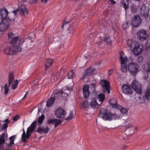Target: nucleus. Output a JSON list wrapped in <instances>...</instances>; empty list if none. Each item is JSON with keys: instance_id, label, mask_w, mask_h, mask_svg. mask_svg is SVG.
<instances>
[{"instance_id": "338daca9", "label": "nucleus", "mask_w": 150, "mask_h": 150, "mask_svg": "<svg viewBox=\"0 0 150 150\" xmlns=\"http://www.w3.org/2000/svg\"><path fill=\"white\" fill-rule=\"evenodd\" d=\"M38 111L39 112L40 111V108H39L38 109Z\"/></svg>"}, {"instance_id": "473e14b6", "label": "nucleus", "mask_w": 150, "mask_h": 150, "mask_svg": "<svg viewBox=\"0 0 150 150\" xmlns=\"http://www.w3.org/2000/svg\"><path fill=\"white\" fill-rule=\"evenodd\" d=\"M98 97L99 101L100 102V105H101L104 100L105 98V95L103 93H100L98 95Z\"/></svg>"}, {"instance_id": "6e6552de", "label": "nucleus", "mask_w": 150, "mask_h": 150, "mask_svg": "<svg viewBox=\"0 0 150 150\" xmlns=\"http://www.w3.org/2000/svg\"><path fill=\"white\" fill-rule=\"evenodd\" d=\"M8 14V12L5 8L0 9V17L1 21L6 22Z\"/></svg>"}, {"instance_id": "680f3d73", "label": "nucleus", "mask_w": 150, "mask_h": 150, "mask_svg": "<svg viewBox=\"0 0 150 150\" xmlns=\"http://www.w3.org/2000/svg\"><path fill=\"white\" fill-rule=\"evenodd\" d=\"M70 0L71 1H74V2H76V1H77L79 0Z\"/></svg>"}, {"instance_id": "f3484780", "label": "nucleus", "mask_w": 150, "mask_h": 150, "mask_svg": "<svg viewBox=\"0 0 150 150\" xmlns=\"http://www.w3.org/2000/svg\"><path fill=\"white\" fill-rule=\"evenodd\" d=\"M95 71L94 69L91 67H90L86 69L85 71L83 76L82 77V79H84L91 75L93 74Z\"/></svg>"}, {"instance_id": "7ed1b4c3", "label": "nucleus", "mask_w": 150, "mask_h": 150, "mask_svg": "<svg viewBox=\"0 0 150 150\" xmlns=\"http://www.w3.org/2000/svg\"><path fill=\"white\" fill-rule=\"evenodd\" d=\"M115 115V114H112L110 112H108V110L105 108L101 109L98 115L99 117L105 120L109 121L112 120Z\"/></svg>"}, {"instance_id": "a211bd4d", "label": "nucleus", "mask_w": 150, "mask_h": 150, "mask_svg": "<svg viewBox=\"0 0 150 150\" xmlns=\"http://www.w3.org/2000/svg\"><path fill=\"white\" fill-rule=\"evenodd\" d=\"M10 25L9 23L8 22L1 21L0 23V32H3L7 30Z\"/></svg>"}, {"instance_id": "cd10ccee", "label": "nucleus", "mask_w": 150, "mask_h": 150, "mask_svg": "<svg viewBox=\"0 0 150 150\" xmlns=\"http://www.w3.org/2000/svg\"><path fill=\"white\" fill-rule=\"evenodd\" d=\"M120 57L121 59V62L124 63L126 62L127 61V57L123 52H121L120 54Z\"/></svg>"}, {"instance_id": "774afa93", "label": "nucleus", "mask_w": 150, "mask_h": 150, "mask_svg": "<svg viewBox=\"0 0 150 150\" xmlns=\"http://www.w3.org/2000/svg\"><path fill=\"white\" fill-rule=\"evenodd\" d=\"M123 148H124V149L125 148V146H124V147H123Z\"/></svg>"}, {"instance_id": "412c9836", "label": "nucleus", "mask_w": 150, "mask_h": 150, "mask_svg": "<svg viewBox=\"0 0 150 150\" xmlns=\"http://www.w3.org/2000/svg\"><path fill=\"white\" fill-rule=\"evenodd\" d=\"M49 129L50 128L48 126L43 127H38L37 132L40 134H42V133L47 134L48 132Z\"/></svg>"}, {"instance_id": "bb28decb", "label": "nucleus", "mask_w": 150, "mask_h": 150, "mask_svg": "<svg viewBox=\"0 0 150 150\" xmlns=\"http://www.w3.org/2000/svg\"><path fill=\"white\" fill-rule=\"evenodd\" d=\"M129 0H121V3L122 4V5L125 8V11H126V9L128 7L129 1Z\"/></svg>"}, {"instance_id": "0eeeda50", "label": "nucleus", "mask_w": 150, "mask_h": 150, "mask_svg": "<svg viewBox=\"0 0 150 150\" xmlns=\"http://www.w3.org/2000/svg\"><path fill=\"white\" fill-rule=\"evenodd\" d=\"M131 86L133 89L137 93L141 94L142 93L141 89V85L137 81L135 80L133 81L132 83Z\"/></svg>"}, {"instance_id": "864d4df0", "label": "nucleus", "mask_w": 150, "mask_h": 150, "mask_svg": "<svg viewBox=\"0 0 150 150\" xmlns=\"http://www.w3.org/2000/svg\"><path fill=\"white\" fill-rule=\"evenodd\" d=\"M109 0L110 1L111 4H115L116 3L115 1L113 0Z\"/></svg>"}, {"instance_id": "c85d7f7f", "label": "nucleus", "mask_w": 150, "mask_h": 150, "mask_svg": "<svg viewBox=\"0 0 150 150\" xmlns=\"http://www.w3.org/2000/svg\"><path fill=\"white\" fill-rule=\"evenodd\" d=\"M14 81V74L13 73H10L9 75L8 84L10 85Z\"/></svg>"}, {"instance_id": "9b49d317", "label": "nucleus", "mask_w": 150, "mask_h": 150, "mask_svg": "<svg viewBox=\"0 0 150 150\" xmlns=\"http://www.w3.org/2000/svg\"><path fill=\"white\" fill-rule=\"evenodd\" d=\"M66 114L65 110L62 108H58L55 111V114L56 116L58 118H63Z\"/></svg>"}, {"instance_id": "a878e982", "label": "nucleus", "mask_w": 150, "mask_h": 150, "mask_svg": "<svg viewBox=\"0 0 150 150\" xmlns=\"http://www.w3.org/2000/svg\"><path fill=\"white\" fill-rule=\"evenodd\" d=\"M55 100L54 97H52L49 100H48L47 102L46 106L47 107H50L54 103Z\"/></svg>"}, {"instance_id": "5701e85b", "label": "nucleus", "mask_w": 150, "mask_h": 150, "mask_svg": "<svg viewBox=\"0 0 150 150\" xmlns=\"http://www.w3.org/2000/svg\"><path fill=\"white\" fill-rule=\"evenodd\" d=\"M90 105L91 107L94 109H97L99 108L100 105L97 103L95 99L92 100L91 102Z\"/></svg>"}, {"instance_id": "ea45409f", "label": "nucleus", "mask_w": 150, "mask_h": 150, "mask_svg": "<svg viewBox=\"0 0 150 150\" xmlns=\"http://www.w3.org/2000/svg\"><path fill=\"white\" fill-rule=\"evenodd\" d=\"M144 69L146 72L150 71V62L144 65Z\"/></svg>"}, {"instance_id": "de8ad7c7", "label": "nucleus", "mask_w": 150, "mask_h": 150, "mask_svg": "<svg viewBox=\"0 0 150 150\" xmlns=\"http://www.w3.org/2000/svg\"><path fill=\"white\" fill-rule=\"evenodd\" d=\"M145 49L147 51H150V44L146 43V45Z\"/></svg>"}, {"instance_id": "c756f323", "label": "nucleus", "mask_w": 150, "mask_h": 150, "mask_svg": "<svg viewBox=\"0 0 150 150\" xmlns=\"http://www.w3.org/2000/svg\"><path fill=\"white\" fill-rule=\"evenodd\" d=\"M5 133H3L0 136V146L4 144L5 142Z\"/></svg>"}, {"instance_id": "4468645a", "label": "nucleus", "mask_w": 150, "mask_h": 150, "mask_svg": "<svg viewBox=\"0 0 150 150\" xmlns=\"http://www.w3.org/2000/svg\"><path fill=\"white\" fill-rule=\"evenodd\" d=\"M18 12V10H16L13 11V13H9L7 17L6 22L9 23L11 21H13L15 19V16L16 15Z\"/></svg>"}, {"instance_id": "603ef678", "label": "nucleus", "mask_w": 150, "mask_h": 150, "mask_svg": "<svg viewBox=\"0 0 150 150\" xmlns=\"http://www.w3.org/2000/svg\"><path fill=\"white\" fill-rule=\"evenodd\" d=\"M113 72V70L110 69L108 71V73L109 76H110L112 74Z\"/></svg>"}, {"instance_id": "72a5a7b5", "label": "nucleus", "mask_w": 150, "mask_h": 150, "mask_svg": "<svg viewBox=\"0 0 150 150\" xmlns=\"http://www.w3.org/2000/svg\"><path fill=\"white\" fill-rule=\"evenodd\" d=\"M121 64V70L122 72H125L127 70V66L126 65V62L122 63L120 62Z\"/></svg>"}, {"instance_id": "2f4dec72", "label": "nucleus", "mask_w": 150, "mask_h": 150, "mask_svg": "<svg viewBox=\"0 0 150 150\" xmlns=\"http://www.w3.org/2000/svg\"><path fill=\"white\" fill-rule=\"evenodd\" d=\"M18 37L17 36L12 38L10 41V43L13 47L14 45H15V46H19L18 45H15V44L18 42Z\"/></svg>"}, {"instance_id": "49530a36", "label": "nucleus", "mask_w": 150, "mask_h": 150, "mask_svg": "<svg viewBox=\"0 0 150 150\" xmlns=\"http://www.w3.org/2000/svg\"><path fill=\"white\" fill-rule=\"evenodd\" d=\"M14 35L12 32H9L8 34V38L12 39L14 37Z\"/></svg>"}, {"instance_id": "e2e57ef3", "label": "nucleus", "mask_w": 150, "mask_h": 150, "mask_svg": "<svg viewBox=\"0 0 150 150\" xmlns=\"http://www.w3.org/2000/svg\"><path fill=\"white\" fill-rule=\"evenodd\" d=\"M38 79H36L35 80V81H37V82H38L39 81H38Z\"/></svg>"}, {"instance_id": "69168bd1", "label": "nucleus", "mask_w": 150, "mask_h": 150, "mask_svg": "<svg viewBox=\"0 0 150 150\" xmlns=\"http://www.w3.org/2000/svg\"><path fill=\"white\" fill-rule=\"evenodd\" d=\"M10 150L8 149H3L2 150Z\"/></svg>"}, {"instance_id": "6e6d98bb", "label": "nucleus", "mask_w": 150, "mask_h": 150, "mask_svg": "<svg viewBox=\"0 0 150 150\" xmlns=\"http://www.w3.org/2000/svg\"><path fill=\"white\" fill-rule=\"evenodd\" d=\"M28 91H27L26 92V93H25L24 96V97H23V98H22V99L23 100L25 98V97L26 96L27 94H28Z\"/></svg>"}, {"instance_id": "2eb2a0df", "label": "nucleus", "mask_w": 150, "mask_h": 150, "mask_svg": "<svg viewBox=\"0 0 150 150\" xmlns=\"http://www.w3.org/2000/svg\"><path fill=\"white\" fill-rule=\"evenodd\" d=\"M123 91L126 93L131 94L133 92V89L129 85H123L122 87Z\"/></svg>"}, {"instance_id": "09e8293b", "label": "nucleus", "mask_w": 150, "mask_h": 150, "mask_svg": "<svg viewBox=\"0 0 150 150\" xmlns=\"http://www.w3.org/2000/svg\"><path fill=\"white\" fill-rule=\"evenodd\" d=\"M54 119H51L48 120V124H49L50 125L51 124L54 125Z\"/></svg>"}, {"instance_id": "58836bf2", "label": "nucleus", "mask_w": 150, "mask_h": 150, "mask_svg": "<svg viewBox=\"0 0 150 150\" xmlns=\"http://www.w3.org/2000/svg\"><path fill=\"white\" fill-rule=\"evenodd\" d=\"M104 41L107 43V44L110 45H111L112 42L110 38L109 37H106L104 38Z\"/></svg>"}, {"instance_id": "39448f33", "label": "nucleus", "mask_w": 150, "mask_h": 150, "mask_svg": "<svg viewBox=\"0 0 150 150\" xmlns=\"http://www.w3.org/2000/svg\"><path fill=\"white\" fill-rule=\"evenodd\" d=\"M138 65L136 63H131L128 65V69L130 74L132 76L136 75L138 71Z\"/></svg>"}, {"instance_id": "f704fd0d", "label": "nucleus", "mask_w": 150, "mask_h": 150, "mask_svg": "<svg viewBox=\"0 0 150 150\" xmlns=\"http://www.w3.org/2000/svg\"><path fill=\"white\" fill-rule=\"evenodd\" d=\"M62 121L61 120L58 119H54V127L56 128L59 125L62 123Z\"/></svg>"}, {"instance_id": "20e7f679", "label": "nucleus", "mask_w": 150, "mask_h": 150, "mask_svg": "<svg viewBox=\"0 0 150 150\" xmlns=\"http://www.w3.org/2000/svg\"><path fill=\"white\" fill-rule=\"evenodd\" d=\"M21 51V48L19 46H12L11 47H8L5 49L4 53L7 55H11L17 53Z\"/></svg>"}, {"instance_id": "8fccbe9b", "label": "nucleus", "mask_w": 150, "mask_h": 150, "mask_svg": "<svg viewBox=\"0 0 150 150\" xmlns=\"http://www.w3.org/2000/svg\"><path fill=\"white\" fill-rule=\"evenodd\" d=\"M8 123H5V124H4L3 125V126H2V129L3 130H4V129H6L8 127Z\"/></svg>"}, {"instance_id": "dca6fc26", "label": "nucleus", "mask_w": 150, "mask_h": 150, "mask_svg": "<svg viewBox=\"0 0 150 150\" xmlns=\"http://www.w3.org/2000/svg\"><path fill=\"white\" fill-rule=\"evenodd\" d=\"M83 91L84 98H88L90 93L89 90V86L88 85H86L83 86Z\"/></svg>"}, {"instance_id": "6ab92c4d", "label": "nucleus", "mask_w": 150, "mask_h": 150, "mask_svg": "<svg viewBox=\"0 0 150 150\" xmlns=\"http://www.w3.org/2000/svg\"><path fill=\"white\" fill-rule=\"evenodd\" d=\"M141 13V14L143 15H148L149 12V8L146 6L145 4H143L140 8Z\"/></svg>"}, {"instance_id": "4c0bfd02", "label": "nucleus", "mask_w": 150, "mask_h": 150, "mask_svg": "<svg viewBox=\"0 0 150 150\" xmlns=\"http://www.w3.org/2000/svg\"><path fill=\"white\" fill-rule=\"evenodd\" d=\"M45 118V115L43 114L41 116L39 117L38 121L39 124H41L42 123Z\"/></svg>"}, {"instance_id": "f257e3e1", "label": "nucleus", "mask_w": 150, "mask_h": 150, "mask_svg": "<svg viewBox=\"0 0 150 150\" xmlns=\"http://www.w3.org/2000/svg\"><path fill=\"white\" fill-rule=\"evenodd\" d=\"M127 44L132 51L135 56H138L141 54L143 50V49L140 48L138 43L135 40H127Z\"/></svg>"}, {"instance_id": "3c124183", "label": "nucleus", "mask_w": 150, "mask_h": 150, "mask_svg": "<svg viewBox=\"0 0 150 150\" xmlns=\"http://www.w3.org/2000/svg\"><path fill=\"white\" fill-rule=\"evenodd\" d=\"M19 118V116L18 115H16L14 116L13 117V120L14 121H16Z\"/></svg>"}, {"instance_id": "0e129e2a", "label": "nucleus", "mask_w": 150, "mask_h": 150, "mask_svg": "<svg viewBox=\"0 0 150 150\" xmlns=\"http://www.w3.org/2000/svg\"><path fill=\"white\" fill-rule=\"evenodd\" d=\"M20 41L19 40V42H18V45H20Z\"/></svg>"}, {"instance_id": "052dcab7", "label": "nucleus", "mask_w": 150, "mask_h": 150, "mask_svg": "<svg viewBox=\"0 0 150 150\" xmlns=\"http://www.w3.org/2000/svg\"><path fill=\"white\" fill-rule=\"evenodd\" d=\"M28 1V0H22V2H25L26 1Z\"/></svg>"}, {"instance_id": "bf43d9fd", "label": "nucleus", "mask_w": 150, "mask_h": 150, "mask_svg": "<svg viewBox=\"0 0 150 150\" xmlns=\"http://www.w3.org/2000/svg\"><path fill=\"white\" fill-rule=\"evenodd\" d=\"M67 23V22H66L64 21V23H63V26H62V28H63L64 26Z\"/></svg>"}, {"instance_id": "4be33fe9", "label": "nucleus", "mask_w": 150, "mask_h": 150, "mask_svg": "<svg viewBox=\"0 0 150 150\" xmlns=\"http://www.w3.org/2000/svg\"><path fill=\"white\" fill-rule=\"evenodd\" d=\"M57 96L59 97H62L63 98L66 97L68 96V94L67 93L64 92L63 91H60L56 93L54 95V97L56 98Z\"/></svg>"}, {"instance_id": "a19ab883", "label": "nucleus", "mask_w": 150, "mask_h": 150, "mask_svg": "<svg viewBox=\"0 0 150 150\" xmlns=\"http://www.w3.org/2000/svg\"><path fill=\"white\" fill-rule=\"evenodd\" d=\"M74 111H71L69 116L66 118V120H71L73 119L74 117Z\"/></svg>"}, {"instance_id": "f8f14e48", "label": "nucleus", "mask_w": 150, "mask_h": 150, "mask_svg": "<svg viewBox=\"0 0 150 150\" xmlns=\"http://www.w3.org/2000/svg\"><path fill=\"white\" fill-rule=\"evenodd\" d=\"M16 10H18V12L19 11L20 14L21 15L25 16L28 14V10L24 5H19L18 8Z\"/></svg>"}, {"instance_id": "aec40b11", "label": "nucleus", "mask_w": 150, "mask_h": 150, "mask_svg": "<svg viewBox=\"0 0 150 150\" xmlns=\"http://www.w3.org/2000/svg\"><path fill=\"white\" fill-rule=\"evenodd\" d=\"M53 62V60L52 59H49L46 60L45 64V73L47 74L48 73L49 71H47L48 69L51 66L52 63Z\"/></svg>"}, {"instance_id": "b1692460", "label": "nucleus", "mask_w": 150, "mask_h": 150, "mask_svg": "<svg viewBox=\"0 0 150 150\" xmlns=\"http://www.w3.org/2000/svg\"><path fill=\"white\" fill-rule=\"evenodd\" d=\"M145 98L148 101H149L150 100V86L146 89L145 93Z\"/></svg>"}, {"instance_id": "7c9ffc66", "label": "nucleus", "mask_w": 150, "mask_h": 150, "mask_svg": "<svg viewBox=\"0 0 150 150\" xmlns=\"http://www.w3.org/2000/svg\"><path fill=\"white\" fill-rule=\"evenodd\" d=\"M15 135H13L9 137V139L10 140V142L8 144V147H10L14 144V141L15 139Z\"/></svg>"}, {"instance_id": "423d86ee", "label": "nucleus", "mask_w": 150, "mask_h": 150, "mask_svg": "<svg viewBox=\"0 0 150 150\" xmlns=\"http://www.w3.org/2000/svg\"><path fill=\"white\" fill-rule=\"evenodd\" d=\"M100 84L103 88V92H107L108 94H109L110 92L109 82L106 80L103 79L101 81Z\"/></svg>"}, {"instance_id": "ddd939ff", "label": "nucleus", "mask_w": 150, "mask_h": 150, "mask_svg": "<svg viewBox=\"0 0 150 150\" xmlns=\"http://www.w3.org/2000/svg\"><path fill=\"white\" fill-rule=\"evenodd\" d=\"M110 105L113 108L118 109L123 114H126L127 113V110L125 108H123L122 106L118 105L117 101L115 104L111 103Z\"/></svg>"}, {"instance_id": "1a4fd4ad", "label": "nucleus", "mask_w": 150, "mask_h": 150, "mask_svg": "<svg viewBox=\"0 0 150 150\" xmlns=\"http://www.w3.org/2000/svg\"><path fill=\"white\" fill-rule=\"evenodd\" d=\"M141 22V18L139 15H136L132 18L131 24L133 26L137 27L140 25Z\"/></svg>"}, {"instance_id": "13d9d810", "label": "nucleus", "mask_w": 150, "mask_h": 150, "mask_svg": "<svg viewBox=\"0 0 150 150\" xmlns=\"http://www.w3.org/2000/svg\"><path fill=\"white\" fill-rule=\"evenodd\" d=\"M47 0H41V1L43 3H45L47 2Z\"/></svg>"}, {"instance_id": "393cba45", "label": "nucleus", "mask_w": 150, "mask_h": 150, "mask_svg": "<svg viewBox=\"0 0 150 150\" xmlns=\"http://www.w3.org/2000/svg\"><path fill=\"white\" fill-rule=\"evenodd\" d=\"M89 104L87 100L83 101L80 104V108L81 109H84L88 108Z\"/></svg>"}, {"instance_id": "5fc2aeb1", "label": "nucleus", "mask_w": 150, "mask_h": 150, "mask_svg": "<svg viewBox=\"0 0 150 150\" xmlns=\"http://www.w3.org/2000/svg\"><path fill=\"white\" fill-rule=\"evenodd\" d=\"M4 122H6V123L9 124V121L8 119H7L4 121Z\"/></svg>"}, {"instance_id": "4d7b16f0", "label": "nucleus", "mask_w": 150, "mask_h": 150, "mask_svg": "<svg viewBox=\"0 0 150 150\" xmlns=\"http://www.w3.org/2000/svg\"><path fill=\"white\" fill-rule=\"evenodd\" d=\"M91 86L93 87L94 88H95L96 87V84H94V83H92L91 84Z\"/></svg>"}, {"instance_id": "c9c22d12", "label": "nucleus", "mask_w": 150, "mask_h": 150, "mask_svg": "<svg viewBox=\"0 0 150 150\" xmlns=\"http://www.w3.org/2000/svg\"><path fill=\"white\" fill-rule=\"evenodd\" d=\"M130 24L129 22L128 21L125 22L122 25V26L123 29H128Z\"/></svg>"}, {"instance_id": "37998d69", "label": "nucleus", "mask_w": 150, "mask_h": 150, "mask_svg": "<svg viewBox=\"0 0 150 150\" xmlns=\"http://www.w3.org/2000/svg\"><path fill=\"white\" fill-rule=\"evenodd\" d=\"M18 84V81L17 80H16L12 85V88L13 89H15L17 87Z\"/></svg>"}, {"instance_id": "9d476101", "label": "nucleus", "mask_w": 150, "mask_h": 150, "mask_svg": "<svg viewBox=\"0 0 150 150\" xmlns=\"http://www.w3.org/2000/svg\"><path fill=\"white\" fill-rule=\"evenodd\" d=\"M146 32V30L144 29L140 30L138 32L137 36L140 40L143 41L147 39L148 35Z\"/></svg>"}, {"instance_id": "f03ea898", "label": "nucleus", "mask_w": 150, "mask_h": 150, "mask_svg": "<svg viewBox=\"0 0 150 150\" xmlns=\"http://www.w3.org/2000/svg\"><path fill=\"white\" fill-rule=\"evenodd\" d=\"M36 123V121H34L32 122L27 129L26 134L24 129H23V132L22 135V139L23 142L25 143L27 142V139H29L30 134L32 133L35 129Z\"/></svg>"}, {"instance_id": "c03bdc74", "label": "nucleus", "mask_w": 150, "mask_h": 150, "mask_svg": "<svg viewBox=\"0 0 150 150\" xmlns=\"http://www.w3.org/2000/svg\"><path fill=\"white\" fill-rule=\"evenodd\" d=\"M131 12L132 13H135L137 11V8L133 6H130Z\"/></svg>"}, {"instance_id": "e433bc0d", "label": "nucleus", "mask_w": 150, "mask_h": 150, "mask_svg": "<svg viewBox=\"0 0 150 150\" xmlns=\"http://www.w3.org/2000/svg\"><path fill=\"white\" fill-rule=\"evenodd\" d=\"M10 85H9L8 84H8L7 83H6L4 87V89H5V91L4 92V94L7 95L8 91H9V88L10 87Z\"/></svg>"}, {"instance_id": "a18cd8bd", "label": "nucleus", "mask_w": 150, "mask_h": 150, "mask_svg": "<svg viewBox=\"0 0 150 150\" xmlns=\"http://www.w3.org/2000/svg\"><path fill=\"white\" fill-rule=\"evenodd\" d=\"M143 59L142 56H139L137 59V61L138 62L141 63L143 62Z\"/></svg>"}, {"instance_id": "79ce46f5", "label": "nucleus", "mask_w": 150, "mask_h": 150, "mask_svg": "<svg viewBox=\"0 0 150 150\" xmlns=\"http://www.w3.org/2000/svg\"><path fill=\"white\" fill-rule=\"evenodd\" d=\"M67 75L69 79H71L74 76V72L73 71H70L68 73Z\"/></svg>"}]
</instances>
